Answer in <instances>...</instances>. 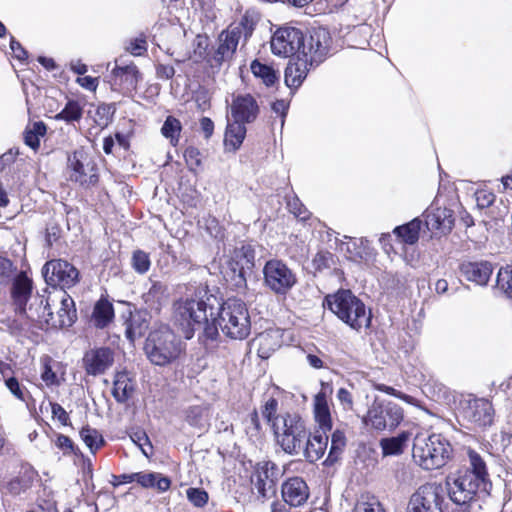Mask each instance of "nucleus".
<instances>
[{
    "label": "nucleus",
    "mask_w": 512,
    "mask_h": 512,
    "mask_svg": "<svg viewBox=\"0 0 512 512\" xmlns=\"http://www.w3.org/2000/svg\"><path fill=\"white\" fill-rule=\"evenodd\" d=\"M287 207L295 217L306 220L309 218V212L305 206L301 203L297 196H292L287 200Z\"/></svg>",
    "instance_id": "603ef678"
},
{
    "label": "nucleus",
    "mask_w": 512,
    "mask_h": 512,
    "mask_svg": "<svg viewBox=\"0 0 512 512\" xmlns=\"http://www.w3.org/2000/svg\"><path fill=\"white\" fill-rule=\"evenodd\" d=\"M5 385L17 399L24 400L25 387L22 386L15 377L7 378Z\"/></svg>",
    "instance_id": "680f3d73"
},
{
    "label": "nucleus",
    "mask_w": 512,
    "mask_h": 512,
    "mask_svg": "<svg viewBox=\"0 0 512 512\" xmlns=\"http://www.w3.org/2000/svg\"><path fill=\"white\" fill-rule=\"evenodd\" d=\"M246 132L245 123L234 119L228 121L224 137L226 149L233 152L238 150L245 139Z\"/></svg>",
    "instance_id": "c756f323"
},
{
    "label": "nucleus",
    "mask_w": 512,
    "mask_h": 512,
    "mask_svg": "<svg viewBox=\"0 0 512 512\" xmlns=\"http://www.w3.org/2000/svg\"><path fill=\"white\" fill-rule=\"evenodd\" d=\"M41 363V379L47 386H59L63 377L57 375L60 364L49 356H43Z\"/></svg>",
    "instance_id": "f704fd0d"
},
{
    "label": "nucleus",
    "mask_w": 512,
    "mask_h": 512,
    "mask_svg": "<svg viewBox=\"0 0 512 512\" xmlns=\"http://www.w3.org/2000/svg\"><path fill=\"white\" fill-rule=\"evenodd\" d=\"M328 439L327 433L324 434L319 430H316L313 435L307 434V439L301 450L306 460L316 462L321 459L327 449Z\"/></svg>",
    "instance_id": "a878e982"
},
{
    "label": "nucleus",
    "mask_w": 512,
    "mask_h": 512,
    "mask_svg": "<svg viewBox=\"0 0 512 512\" xmlns=\"http://www.w3.org/2000/svg\"><path fill=\"white\" fill-rule=\"evenodd\" d=\"M218 325L223 334L234 340H243L250 334L251 321L246 304L237 298H229L218 305Z\"/></svg>",
    "instance_id": "20e7f679"
},
{
    "label": "nucleus",
    "mask_w": 512,
    "mask_h": 512,
    "mask_svg": "<svg viewBox=\"0 0 512 512\" xmlns=\"http://www.w3.org/2000/svg\"><path fill=\"white\" fill-rule=\"evenodd\" d=\"M52 414L54 418H57L62 425L69 424V415L66 410L58 403L51 404Z\"/></svg>",
    "instance_id": "338daca9"
},
{
    "label": "nucleus",
    "mask_w": 512,
    "mask_h": 512,
    "mask_svg": "<svg viewBox=\"0 0 512 512\" xmlns=\"http://www.w3.org/2000/svg\"><path fill=\"white\" fill-rule=\"evenodd\" d=\"M83 115V107L76 100H69L61 112L55 115L56 120H62L67 123L79 121Z\"/></svg>",
    "instance_id": "ea45409f"
},
{
    "label": "nucleus",
    "mask_w": 512,
    "mask_h": 512,
    "mask_svg": "<svg viewBox=\"0 0 512 512\" xmlns=\"http://www.w3.org/2000/svg\"><path fill=\"white\" fill-rule=\"evenodd\" d=\"M139 78V71L134 64L119 65L116 61L109 82L115 91H132L136 89Z\"/></svg>",
    "instance_id": "aec40b11"
},
{
    "label": "nucleus",
    "mask_w": 512,
    "mask_h": 512,
    "mask_svg": "<svg viewBox=\"0 0 512 512\" xmlns=\"http://www.w3.org/2000/svg\"><path fill=\"white\" fill-rule=\"evenodd\" d=\"M46 133V126L43 122H34L24 132V142L27 146L36 151L40 145V137Z\"/></svg>",
    "instance_id": "58836bf2"
},
{
    "label": "nucleus",
    "mask_w": 512,
    "mask_h": 512,
    "mask_svg": "<svg viewBox=\"0 0 512 512\" xmlns=\"http://www.w3.org/2000/svg\"><path fill=\"white\" fill-rule=\"evenodd\" d=\"M127 51L134 56H140L146 52V41L143 39H135L127 47Z\"/></svg>",
    "instance_id": "774afa93"
},
{
    "label": "nucleus",
    "mask_w": 512,
    "mask_h": 512,
    "mask_svg": "<svg viewBox=\"0 0 512 512\" xmlns=\"http://www.w3.org/2000/svg\"><path fill=\"white\" fill-rule=\"evenodd\" d=\"M130 439L140 448L143 455L149 457V455L152 454V445L147 434L144 431L133 432L130 435Z\"/></svg>",
    "instance_id": "3c124183"
},
{
    "label": "nucleus",
    "mask_w": 512,
    "mask_h": 512,
    "mask_svg": "<svg viewBox=\"0 0 512 512\" xmlns=\"http://www.w3.org/2000/svg\"><path fill=\"white\" fill-rule=\"evenodd\" d=\"M16 268L14 267L11 260L6 257L0 256V284L6 285L11 281V278L15 272Z\"/></svg>",
    "instance_id": "5fc2aeb1"
},
{
    "label": "nucleus",
    "mask_w": 512,
    "mask_h": 512,
    "mask_svg": "<svg viewBox=\"0 0 512 512\" xmlns=\"http://www.w3.org/2000/svg\"><path fill=\"white\" fill-rule=\"evenodd\" d=\"M304 47V34L295 27H281L275 31L271 38V50L275 55L282 57L301 56Z\"/></svg>",
    "instance_id": "2eb2a0df"
},
{
    "label": "nucleus",
    "mask_w": 512,
    "mask_h": 512,
    "mask_svg": "<svg viewBox=\"0 0 512 512\" xmlns=\"http://www.w3.org/2000/svg\"><path fill=\"white\" fill-rule=\"evenodd\" d=\"M28 487L29 482L20 477L12 479L7 485V489L9 490V492L15 495L25 491Z\"/></svg>",
    "instance_id": "0e129e2a"
},
{
    "label": "nucleus",
    "mask_w": 512,
    "mask_h": 512,
    "mask_svg": "<svg viewBox=\"0 0 512 512\" xmlns=\"http://www.w3.org/2000/svg\"><path fill=\"white\" fill-rule=\"evenodd\" d=\"M457 410L458 416L471 424L487 426L493 422L494 410L486 399L468 395L459 401Z\"/></svg>",
    "instance_id": "4468645a"
},
{
    "label": "nucleus",
    "mask_w": 512,
    "mask_h": 512,
    "mask_svg": "<svg viewBox=\"0 0 512 512\" xmlns=\"http://www.w3.org/2000/svg\"><path fill=\"white\" fill-rule=\"evenodd\" d=\"M337 399L343 406L344 410H353V398L352 394L346 388H340L337 391Z\"/></svg>",
    "instance_id": "69168bd1"
},
{
    "label": "nucleus",
    "mask_w": 512,
    "mask_h": 512,
    "mask_svg": "<svg viewBox=\"0 0 512 512\" xmlns=\"http://www.w3.org/2000/svg\"><path fill=\"white\" fill-rule=\"evenodd\" d=\"M408 440V434L402 433L397 437L386 438L381 440V448L384 455H398L404 450Z\"/></svg>",
    "instance_id": "a19ab883"
},
{
    "label": "nucleus",
    "mask_w": 512,
    "mask_h": 512,
    "mask_svg": "<svg viewBox=\"0 0 512 512\" xmlns=\"http://www.w3.org/2000/svg\"><path fill=\"white\" fill-rule=\"evenodd\" d=\"M205 410L200 406L190 407L186 414V419L190 425L203 426Z\"/></svg>",
    "instance_id": "13d9d810"
},
{
    "label": "nucleus",
    "mask_w": 512,
    "mask_h": 512,
    "mask_svg": "<svg viewBox=\"0 0 512 512\" xmlns=\"http://www.w3.org/2000/svg\"><path fill=\"white\" fill-rule=\"evenodd\" d=\"M251 72L256 78L262 80L266 86L273 85L278 80V74L276 71L258 60H254L250 65Z\"/></svg>",
    "instance_id": "e433bc0d"
},
{
    "label": "nucleus",
    "mask_w": 512,
    "mask_h": 512,
    "mask_svg": "<svg viewBox=\"0 0 512 512\" xmlns=\"http://www.w3.org/2000/svg\"><path fill=\"white\" fill-rule=\"evenodd\" d=\"M134 478V481L143 488H155L159 492L167 491L171 485L168 477L157 472H137Z\"/></svg>",
    "instance_id": "7c9ffc66"
},
{
    "label": "nucleus",
    "mask_w": 512,
    "mask_h": 512,
    "mask_svg": "<svg viewBox=\"0 0 512 512\" xmlns=\"http://www.w3.org/2000/svg\"><path fill=\"white\" fill-rule=\"evenodd\" d=\"M134 392V385L128 373L120 371L115 374L112 395L119 403L126 402Z\"/></svg>",
    "instance_id": "2f4dec72"
},
{
    "label": "nucleus",
    "mask_w": 512,
    "mask_h": 512,
    "mask_svg": "<svg viewBox=\"0 0 512 512\" xmlns=\"http://www.w3.org/2000/svg\"><path fill=\"white\" fill-rule=\"evenodd\" d=\"M354 512H385V510L377 497L364 493L358 498Z\"/></svg>",
    "instance_id": "79ce46f5"
},
{
    "label": "nucleus",
    "mask_w": 512,
    "mask_h": 512,
    "mask_svg": "<svg viewBox=\"0 0 512 512\" xmlns=\"http://www.w3.org/2000/svg\"><path fill=\"white\" fill-rule=\"evenodd\" d=\"M181 130V122L173 116H168L161 128V133L169 139L171 145L176 146L179 142Z\"/></svg>",
    "instance_id": "37998d69"
},
{
    "label": "nucleus",
    "mask_w": 512,
    "mask_h": 512,
    "mask_svg": "<svg viewBox=\"0 0 512 512\" xmlns=\"http://www.w3.org/2000/svg\"><path fill=\"white\" fill-rule=\"evenodd\" d=\"M446 491L441 484L427 483L410 497L407 512H448Z\"/></svg>",
    "instance_id": "9b49d317"
},
{
    "label": "nucleus",
    "mask_w": 512,
    "mask_h": 512,
    "mask_svg": "<svg viewBox=\"0 0 512 512\" xmlns=\"http://www.w3.org/2000/svg\"><path fill=\"white\" fill-rule=\"evenodd\" d=\"M33 282L25 272H20L14 279L12 285V299L15 305V311L23 307V305H27V302L32 295Z\"/></svg>",
    "instance_id": "cd10ccee"
},
{
    "label": "nucleus",
    "mask_w": 512,
    "mask_h": 512,
    "mask_svg": "<svg viewBox=\"0 0 512 512\" xmlns=\"http://www.w3.org/2000/svg\"><path fill=\"white\" fill-rule=\"evenodd\" d=\"M496 284L507 297L512 298V265L502 267L498 271Z\"/></svg>",
    "instance_id": "a18cd8bd"
},
{
    "label": "nucleus",
    "mask_w": 512,
    "mask_h": 512,
    "mask_svg": "<svg viewBox=\"0 0 512 512\" xmlns=\"http://www.w3.org/2000/svg\"><path fill=\"white\" fill-rule=\"evenodd\" d=\"M80 436L92 453H95L105 442L103 436L96 429L89 426L81 429Z\"/></svg>",
    "instance_id": "c03bdc74"
},
{
    "label": "nucleus",
    "mask_w": 512,
    "mask_h": 512,
    "mask_svg": "<svg viewBox=\"0 0 512 512\" xmlns=\"http://www.w3.org/2000/svg\"><path fill=\"white\" fill-rule=\"evenodd\" d=\"M469 466L446 480V494L456 505L467 509L473 502L489 494L492 483L483 458L474 450H468Z\"/></svg>",
    "instance_id": "f257e3e1"
},
{
    "label": "nucleus",
    "mask_w": 512,
    "mask_h": 512,
    "mask_svg": "<svg viewBox=\"0 0 512 512\" xmlns=\"http://www.w3.org/2000/svg\"><path fill=\"white\" fill-rule=\"evenodd\" d=\"M150 265V258L146 252L142 250H137L133 253L132 267L136 272L144 274L149 270Z\"/></svg>",
    "instance_id": "8fccbe9b"
},
{
    "label": "nucleus",
    "mask_w": 512,
    "mask_h": 512,
    "mask_svg": "<svg viewBox=\"0 0 512 512\" xmlns=\"http://www.w3.org/2000/svg\"><path fill=\"white\" fill-rule=\"evenodd\" d=\"M165 293V287L160 282H153L148 292L144 295L145 301L159 302Z\"/></svg>",
    "instance_id": "052dcab7"
},
{
    "label": "nucleus",
    "mask_w": 512,
    "mask_h": 512,
    "mask_svg": "<svg viewBox=\"0 0 512 512\" xmlns=\"http://www.w3.org/2000/svg\"><path fill=\"white\" fill-rule=\"evenodd\" d=\"M218 305V299L206 289H199L193 295L176 301L174 319L182 327L184 337L191 339L196 329H204L207 335L212 336L216 330L209 326V321L216 320Z\"/></svg>",
    "instance_id": "f03ea898"
},
{
    "label": "nucleus",
    "mask_w": 512,
    "mask_h": 512,
    "mask_svg": "<svg viewBox=\"0 0 512 512\" xmlns=\"http://www.w3.org/2000/svg\"><path fill=\"white\" fill-rule=\"evenodd\" d=\"M331 45L330 33L326 28L318 27L310 31L309 37H304V47L301 56L310 61V65L318 64L327 56Z\"/></svg>",
    "instance_id": "f3484780"
},
{
    "label": "nucleus",
    "mask_w": 512,
    "mask_h": 512,
    "mask_svg": "<svg viewBox=\"0 0 512 512\" xmlns=\"http://www.w3.org/2000/svg\"><path fill=\"white\" fill-rule=\"evenodd\" d=\"M475 200L479 208H486L494 202L495 195L486 190H480L475 193Z\"/></svg>",
    "instance_id": "e2e57ef3"
},
{
    "label": "nucleus",
    "mask_w": 512,
    "mask_h": 512,
    "mask_svg": "<svg viewBox=\"0 0 512 512\" xmlns=\"http://www.w3.org/2000/svg\"><path fill=\"white\" fill-rule=\"evenodd\" d=\"M273 339V334L270 332H264L261 333L258 338V354L261 358H268L270 351L275 350V348L278 346V343L275 342L273 345H271V341Z\"/></svg>",
    "instance_id": "09e8293b"
},
{
    "label": "nucleus",
    "mask_w": 512,
    "mask_h": 512,
    "mask_svg": "<svg viewBox=\"0 0 512 512\" xmlns=\"http://www.w3.org/2000/svg\"><path fill=\"white\" fill-rule=\"evenodd\" d=\"M277 475V467L272 462H264L259 465L257 471V479L254 483L257 493L262 498H267L269 493L275 491V480Z\"/></svg>",
    "instance_id": "393cba45"
},
{
    "label": "nucleus",
    "mask_w": 512,
    "mask_h": 512,
    "mask_svg": "<svg viewBox=\"0 0 512 512\" xmlns=\"http://www.w3.org/2000/svg\"><path fill=\"white\" fill-rule=\"evenodd\" d=\"M277 444L290 455H298L307 439L305 422L297 414L284 413L274 421Z\"/></svg>",
    "instance_id": "423d86ee"
},
{
    "label": "nucleus",
    "mask_w": 512,
    "mask_h": 512,
    "mask_svg": "<svg viewBox=\"0 0 512 512\" xmlns=\"http://www.w3.org/2000/svg\"><path fill=\"white\" fill-rule=\"evenodd\" d=\"M82 361L86 374L95 377L113 366L115 353L110 347H95L85 352Z\"/></svg>",
    "instance_id": "a211bd4d"
},
{
    "label": "nucleus",
    "mask_w": 512,
    "mask_h": 512,
    "mask_svg": "<svg viewBox=\"0 0 512 512\" xmlns=\"http://www.w3.org/2000/svg\"><path fill=\"white\" fill-rule=\"evenodd\" d=\"M324 305L356 331L370 326L371 313L366 311L365 304L350 290L342 289L334 294L327 295Z\"/></svg>",
    "instance_id": "7ed1b4c3"
},
{
    "label": "nucleus",
    "mask_w": 512,
    "mask_h": 512,
    "mask_svg": "<svg viewBox=\"0 0 512 512\" xmlns=\"http://www.w3.org/2000/svg\"><path fill=\"white\" fill-rule=\"evenodd\" d=\"M188 500L197 507H203L208 501V493L201 488H188Z\"/></svg>",
    "instance_id": "6e6d98bb"
},
{
    "label": "nucleus",
    "mask_w": 512,
    "mask_h": 512,
    "mask_svg": "<svg viewBox=\"0 0 512 512\" xmlns=\"http://www.w3.org/2000/svg\"><path fill=\"white\" fill-rule=\"evenodd\" d=\"M459 269L462 277L480 286L487 285L493 273V267L487 261L465 262L460 265Z\"/></svg>",
    "instance_id": "b1692460"
},
{
    "label": "nucleus",
    "mask_w": 512,
    "mask_h": 512,
    "mask_svg": "<svg viewBox=\"0 0 512 512\" xmlns=\"http://www.w3.org/2000/svg\"><path fill=\"white\" fill-rule=\"evenodd\" d=\"M257 20V17L253 14L246 12L238 23L223 31L219 35V46L214 56L215 61L220 63L232 58L238 44L241 41L245 44L251 37Z\"/></svg>",
    "instance_id": "1a4fd4ad"
},
{
    "label": "nucleus",
    "mask_w": 512,
    "mask_h": 512,
    "mask_svg": "<svg viewBox=\"0 0 512 512\" xmlns=\"http://www.w3.org/2000/svg\"><path fill=\"white\" fill-rule=\"evenodd\" d=\"M51 297L35 294L27 305L15 311L14 325L19 331H29L32 328L48 329L52 319Z\"/></svg>",
    "instance_id": "6e6552de"
},
{
    "label": "nucleus",
    "mask_w": 512,
    "mask_h": 512,
    "mask_svg": "<svg viewBox=\"0 0 512 512\" xmlns=\"http://www.w3.org/2000/svg\"><path fill=\"white\" fill-rule=\"evenodd\" d=\"M420 229L421 220L415 218L405 225L396 227L394 233L401 238L404 243L412 245L418 241Z\"/></svg>",
    "instance_id": "c9c22d12"
},
{
    "label": "nucleus",
    "mask_w": 512,
    "mask_h": 512,
    "mask_svg": "<svg viewBox=\"0 0 512 512\" xmlns=\"http://www.w3.org/2000/svg\"><path fill=\"white\" fill-rule=\"evenodd\" d=\"M334 264V255L328 251H319L312 260V267L317 272L330 269Z\"/></svg>",
    "instance_id": "de8ad7c7"
},
{
    "label": "nucleus",
    "mask_w": 512,
    "mask_h": 512,
    "mask_svg": "<svg viewBox=\"0 0 512 512\" xmlns=\"http://www.w3.org/2000/svg\"><path fill=\"white\" fill-rule=\"evenodd\" d=\"M126 337L134 342L137 338L142 337L148 330L149 323L146 317L140 313L131 314L130 318L126 321Z\"/></svg>",
    "instance_id": "72a5a7b5"
},
{
    "label": "nucleus",
    "mask_w": 512,
    "mask_h": 512,
    "mask_svg": "<svg viewBox=\"0 0 512 512\" xmlns=\"http://www.w3.org/2000/svg\"><path fill=\"white\" fill-rule=\"evenodd\" d=\"M259 113V106L256 99L250 95H238L231 104V116L234 120L243 123H252Z\"/></svg>",
    "instance_id": "412c9836"
},
{
    "label": "nucleus",
    "mask_w": 512,
    "mask_h": 512,
    "mask_svg": "<svg viewBox=\"0 0 512 512\" xmlns=\"http://www.w3.org/2000/svg\"><path fill=\"white\" fill-rule=\"evenodd\" d=\"M450 443L439 434L429 437L417 436L414 440L412 456L414 461L426 470L443 467L450 458Z\"/></svg>",
    "instance_id": "39448f33"
},
{
    "label": "nucleus",
    "mask_w": 512,
    "mask_h": 512,
    "mask_svg": "<svg viewBox=\"0 0 512 512\" xmlns=\"http://www.w3.org/2000/svg\"><path fill=\"white\" fill-rule=\"evenodd\" d=\"M264 284L273 293L285 296L297 283L296 274L281 260H269L263 268Z\"/></svg>",
    "instance_id": "f8f14e48"
},
{
    "label": "nucleus",
    "mask_w": 512,
    "mask_h": 512,
    "mask_svg": "<svg viewBox=\"0 0 512 512\" xmlns=\"http://www.w3.org/2000/svg\"><path fill=\"white\" fill-rule=\"evenodd\" d=\"M58 300L60 303L56 315L52 312V319L48 323L49 328H64L70 327L77 318L76 308L73 298L65 291L57 292L51 301L54 303Z\"/></svg>",
    "instance_id": "6ab92c4d"
},
{
    "label": "nucleus",
    "mask_w": 512,
    "mask_h": 512,
    "mask_svg": "<svg viewBox=\"0 0 512 512\" xmlns=\"http://www.w3.org/2000/svg\"><path fill=\"white\" fill-rule=\"evenodd\" d=\"M313 406L314 418L318 425L317 430L326 434L332 429V419L327 401V393L324 389L315 395Z\"/></svg>",
    "instance_id": "bb28decb"
},
{
    "label": "nucleus",
    "mask_w": 512,
    "mask_h": 512,
    "mask_svg": "<svg viewBox=\"0 0 512 512\" xmlns=\"http://www.w3.org/2000/svg\"><path fill=\"white\" fill-rule=\"evenodd\" d=\"M277 410L278 401L275 398H269L262 407V416L271 424L272 428H274V421L280 416L276 414Z\"/></svg>",
    "instance_id": "864d4df0"
},
{
    "label": "nucleus",
    "mask_w": 512,
    "mask_h": 512,
    "mask_svg": "<svg viewBox=\"0 0 512 512\" xmlns=\"http://www.w3.org/2000/svg\"><path fill=\"white\" fill-rule=\"evenodd\" d=\"M114 318V308L111 302L100 298L94 305L91 321L95 327L103 329L109 325Z\"/></svg>",
    "instance_id": "473e14b6"
},
{
    "label": "nucleus",
    "mask_w": 512,
    "mask_h": 512,
    "mask_svg": "<svg viewBox=\"0 0 512 512\" xmlns=\"http://www.w3.org/2000/svg\"><path fill=\"white\" fill-rule=\"evenodd\" d=\"M145 351L152 363L163 366L175 361L183 348L180 339L168 327H162L149 334Z\"/></svg>",
    "instance_id": "0eeeda50"
},
{
    "label": "nucleus",
    "mask_w": 512,
    "mask_h": 512,
    "mask_svg": "<svg viewBox=\"0 0 512 512\" xmlns=\"http://www.w3.org/2000/svg\"><path fill=\"white\" fill-rule=\"evenodd\" d=\"M184 158L190 170H195L201 165L200 151L195 147H188L184 151Z\"/></svg>",
    "instance_id": "bf43d9fd"
},
{
    "label": "nucleus",
    "mask_w": 512,
    "mask_h": 512,
    "mask_svg": "<svg viewBox=\"0 0 512 512\" xmlns=\"http://www.w3.org/2000/svg\"><path fill=\"white\" fill-rule=\"evenodd\" d=\"M346 445V437L344 432L335 430L331 436V446L327 460L334 462L338 459L339 455L343 451Z\"/></svg>",
    "instance_id": "49530a36"
},
{
    "label": "nucleus",
    "mask_w": 512,
    "mask_h": 512,
    "mask_svg": "<svg viewBox=\"0 0 512 512\" xmlns=\"http://www.w3.org/2000/svg\"><path fill=\"white\" fill-rule=\"evenodd\" d=\"M425 223L429 230L448 233L454 225L453 211L448 208L430 207L425 212Z\"/></svg>",
    "instance_id": "5701e85b"
},
{
    "label": "nucleus",
    "mask_w": 512,
    "mask_h": 512,
    "mask_svg": "<svg viewBox=\"0 0 512 512\" xmlns=\"http://www.w3.org/2000/svg\"><path fill=\"white\" fill-rule=\"evenodd\" d=\"M283 500L293 507L303 505L309 497V489L306 482L300 477L288 479L282 486Z\"/></svg>",
    "instance_id": "4be33fe9"
},
{
    "label": "nucleus",
    "mask_w": 512,
    "mask_h": 512,
    "mask_svg": "<svg viewBox=\"0 0 512 512\" xmlns=\"http://www.w3.org/2000/svg\"><path fill=\"white\" fill-rule=\"evenodd\" d=\"M42 274L48 285L60 287V291L75 286L80 279L78 269L63 259L47 261L42 268Z\"/></svg>",
    "instance_id": "ddd939ff"
},
{
    "label": "nucleus",
    "mask_w": 512,
    "mask_h": 512,
    "mask_svg": "<svg viewBox=\"0 0 512 512\" xmlns=\"http://www.w3.org/2000/svg\"><path fill=\"white\" fill-rule=\"evenodd\" d=\"M68 170L69 179L84 188L92 187L98 182L96 166L83 150L74 151L68 157Z\"/></svg>",
    "instance_id": "dca6fc26"
},
{
    "label": "nucleus",
    "mask_w": 512,
    "mask_h": 512,
    "mask_svg": "<svg viewBox=\"0 0 512 512\" xmlns=\"http://www.w3.org/2000/svg\"><path fill=\"white\" fill-rule=\"evenodd\" d=\"M374 388L380 392H383V393H386V394H389V395H392L396 398H399L409 404H414L415 403V399L412 397V396H409L407 394H404L396 389H394L393 387L391 386H387L385 384H381V383H377V384H374Z\"/></svg>",
    "instance_id": "4d7b16f0"
},
{
    "label": "nucleus",
    "mask_w": 512,
    "mask_h": 512,
    "mask_svg": "<svg viewBox=\"0 0 512 512\" xmlns=\"http://www.w3.org/2000/svg\"><path fill=\"white\" fill-rule=\"evenodd\" d=\"M403 409L392 401L375 398L369 406L362 421L366 426L377 431L395 429L403 420Z\"/></svg>",
    "instance_id": "9d476101"
},
{
    "label": "nucleus",
    "mask_w": 512,
    "mask_h": 512,
    "mask_svg": "<svg viewBox=\"0 0 512 512\" xmlns=\"http://www.w3.org/2000/svg\"><path fill=\"white\" fill-rule=\"evenodd\" d=\"M308 64L310 61L302 56L296 62H289L285 69V83L288 87L297 88L302 84L308 73Z\"/></svg>",
    "instance_id": "c85d7f7f"
},
{
    "label": "nucleus",
    "mask_w": 512,
    "mask_h": 512,
    "mask_svg": "<svg viewBox=\"0 0 512 512\" xmlns=\"http://www.w3.org/2000/svg\"><path fill=\"white\" fill-rule=\"evenodd\" d=\"M255 252L251 245H242L234 250L233 259L239 267L240 274L244 269H252L254 266Z\"/></svg>",
    "instance_id": "4c0bfd02"
}]
</instances>
